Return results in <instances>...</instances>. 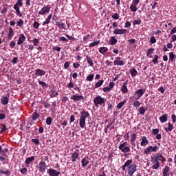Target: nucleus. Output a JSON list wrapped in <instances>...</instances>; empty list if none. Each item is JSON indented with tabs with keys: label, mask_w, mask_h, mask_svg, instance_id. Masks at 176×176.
<instances>
[{
	"label": "nucleus",
	"mask_w": 176,
	"mask_h": 176,
	"mask_svg": "<svg viewBox=\"0 0 176 176\" xmlns=\"http://www.w3.org/2000/svg\"><path fill=\"white\" fill-rule=\"evenodd\" d=\"M146 109L144 108L143 106H142L140 108L138 109V112L140 115H145Z\"/></svg>",
	"instance_id": "39"
},
{
	"label": "nucleus",
	"mask_w": 176,
	"mask_h": 176,
	"mask_svg": "<svg viewBox=\"0 0 176 176\" xmlns=\"http://www.w3.org/2000/svg\"><path fill=\"white\" fill-rule=\"evenodd\" d=\"M94 102L95 104V107H101L105 105V98L101 97L100 96H97L95 99L94 100Z\"/></svg>",
	"instance_id": "3"
},
{
	"label": "nucleus",
	"mask_w": 176,
	"mask_h": 176,
	"mask_svg": "<svg viewBox=\"0 0 176 176\" xmlns=\"http://www.w3.org/2000/svg\"><path fill=\"white\" fill-rule=\"evenodd\" d=\"M86 59H87V63H88V64L90 67L94 66V63L93 62L91 57H90L89 55H87V56H86Z\"/></svg>",
	"instance_id": "25"
},
{
	"label": "nucleus",
	"mask_w": 176,
	"mask_h": 176,
	"mask_svg": "<svg viewBox=\"0 0 176 176\" xmlns=\"http://www.w3.org/2000/svg\"><path fill=\"white\" fill-rule=\"evenodd\" d=\"M118 43V39H116V36H111V39L109 40V45L113 46V45H116Z\"/></svg>",
	"instance_id": "26"
},
{
	"label": "nucleus",
	"mask_w": 176,
	"mask_h": 176,
	"mask_svg": "<svg viewBox=\"0 0 176 176\" xmlns=\"http://www.w3.org/2000/svg\"><path fill=\"white\" fill-rule=\"evenodd\" d=\"M159 151V146H155L154 147L152 146H148V148H145L144 151V155H151L152 152H157Z\"/></svg>",
	"instance_id": "5"
},
{
	"label": "nucleus",
	"mask_w": 176,
	"mask_h": 176,
	"mask_svg": "<svg viewBox=\"0 0 176 176\" xmlns=\"http://www.w3.org/2000/svg\"><path fill=\"white\" fill-rule=\"evenodd\" d=\"M23 25H24V21H23V19H19L16 21V27H20V28H22Z\"/></svg>",
	"instance_id": "34"
},
{
	"label": "nucleus",
	"mask_w": 176,
	"mask_h": 176,
	"mask_svg": "<svg viewBox=\"0 0 176 176\" xmlns=\"http://www.w3.org/2000/svg\"><path fill=\"white\" fill-rule=\"evenodd\" d=\"M25 36L24 35V34H21L19 36V39H18V42H17V45H23V43H24V42H25Z\"/></svg>",
	"instance_id": "14"
},
{
	"label": "nucleus",
	"mask_w": 176,
	"mask_h": 176,
	"mask_svg": "<svg viewBox=\"0 0 176 176\" xmlns=\"http://www.w3.org/2000/svg\"><path fill=\"white\" fill-rule=\"evenodd\" d=\"M135 138H137V134L133 133L131 136V142H135Z\"/></svg>",
	"instance_id": "51"
},
{
	"label": "nucleus",
	"mask_w": 176,
	"mask_h": 176,
	"mask_svg": "<svg viewBox=\"0 0 176 176\" xmlns=\"http://www.w3.org/2000/svg\"><path fill=\"white\" fill-rule=\"evenodd\" d=\"M9 150L8 148L2 149V146L0 145V155L1 154L2 156H5V157H8V155H6V152H8Z\"/></svg>",
	"instance_id": "27"
},
{
	"label": "nucleus",
	"mask_w": 176,
	"mask_h": 176,
	"mask_svg": "<svg viewBox=\"0 0 176 176\" xmlns=\"http://www.w3.org/2000/svg\"><path fill=\"white\" fill-rule=\"evenodd\" d=\"M64 68L67 69V68H69V62L66 61L64 64Z\"/></svg>",
	"instance_id": "63"
},
{
	"label": "nucleus",
	"mask_w": 176,
	"mask_h": 176,
	"mask_svg": "<svg viewBox=\"0 0 176 176\" xmlns=\"http://www.w3.org/2000/svg\"><path fill=\"white\" fill-rule=\"evenodd\" d=\"M135 171H137V165L132 164L128 167V175L129 176H133Z\"/></svg>",
	"instance_id": "7"
},
{
	"label": "nucleus",
	"mask_w": 176,
	"mask_h": 176,
	"mask_svg": "<svg viewBox=\"0 0 176 176\" xmlns=\"http://www.w3.org/2000/svg\"><path fill=\"white\" fill-rule=\"evenodd\" d=\"M47 173L50 176H58L60 175V171H58L56 169L50 168L47 170Z\"/></svg>",
	"instance_id": "12"
},
{
	"label": "nucleus",
	"mask_w": 176,
	"mask_h": 176,
	"mask_svg": "<svg viewBox=\"0 0 176 176\" xmlns=\"http://www.w3.org/2000/svg\"><path fill=\"white\" fill-rule=\"evenodd\" d=\"M36 119H39V113L34 112L32 114V120H36Z\"/></svg>",
	"instance_id": "41"
},
{
	"label": "nucleus",
	"mask_w": 176,
	"mask_h": 176,
	"mask_svg": "<svg viewBox=\"0 0 176 176\" xmlns=\"http://www.w3.org/2000/svg\"><path fill=\"white\" fill-rule=\"evenodd\" d=\"M129 72L133 78L137 76V74H138V72H137V69H135V68L131 69L129 70Z\"/></svg>",
	"instance_id": "29"
},
{
	"label": "nucleus",
	"mask_w": 176,
	"mask_h": 176,
	"mask_svg": "<svg viewBox=\"0 0 176 176\" xmlns=\"http://www.w3.org/2000/svg\"><path fill=\"white\" fill-rule=\"evenodd\" d=\"M79 157V150H76V152L73 153L72 155V162H76V159Z\"/></svg>",
	"instance_id": "18"
},
{
	"label": "nucleus",
	"mask_w": 176,
	"mask_h": 176,
	"mask_svg": "<svg viewBox=\"0 0 176 176\" xmlns=\"http://www.w3.org/2000/svg\"><path fill=\"white\" fill-rule=\"evenodd\" d=\"M126 100H124V101H122V102H120L117 104L116 108H117L118 109H120L124 105V104H126Z\"/></svg>",
	"instance_id": "36"
},
{
	"label": "nucleus",
	"mask_w": 176,
	"mask_h": 176,
	"mask_svg": "<svg viewBox=\"0 0 176 176\" xmlns=\"http://www.w3.org/2000/svg\"><path fill=\"white\" fill-rule=\"evenodd\" d=\"M133 163V160H127L125 163H124V166H126V167H130V166H131V164Z\"/></svg>",
	"instance_id": "49"
},
{
	"label": "nucleus",
	"mask_w": 176,
	"mask_h": 176,
	"mask_svg": "<svg viewBox=\"0 0 176 176\" xmlns=\"http://www.w3.org/2000/svg\"><path fill=\"white\" fill-rule=\"evenodd\" d=\"M82 167H86L90 162L89 161V157H85L81 160Z\"/></svg>",
	"instance_id": "19"
},
{
	"label": "nucleus",
	"mask_w": 176,
	"mask_h": 176,
	"mask_svg": "<svg viewBox=\"0 0 176 176\" xmlns=\"http://www.w3.org/2000/svg\"><path fill=\"white\" fill-rule=\"evenodd\" d=\"M159 131H160L159 129H154L152 130V134L153 135H157L159 134Z\"/></svg>",
	"instance_id": "52"
},
{
	"label": "nucleus",
	"mask_w": 176,
	"mask_h": 176,
	"mask_svg": "<svg viewBox=\"0 0 176 176\" xmlns=\"http://www.w3.org/2000/svg\"><path fill=\"white\" fill-rule=\"evenodd\" d=\"M33 45H34V46H38V45H39V40L38 38H34L33 40Z\"/></svg>",
	"instance_id": "55"
},
{
	"label": "nucleus",
	"mask_w": 176,
	"mask_h": 176,
	"mask_svg": "<svg viewBox=\"0 0 176 176\" xmlns=\"http://www.w3.org/2000/svg\"><path fill=\"white\" fill-rule=\"evenodd\" d=\"M114 65L122 67L123 65H124V62L122 60V58L118 56L114 60Z\"/></svg>",
	"instance_id": "13"
},
{
	"label": "nucleus",
	"mask_w": 176,
	"mask_h": 176,
	"mask_svg": "<svg viewBox=\"0 0 176 176\" xmlns=\"http://www.w3.org/2000/svg\"><path fill=\"white\" fill-rule=\"evenodd\" d=\"M50 12V6H45L43 8H41V11H39L38 14L41 16H45V14L49 13Z\"/></svg>",
	"instance_id": "9"
},
{
	"label": "nucleus",
	"mask_w": 176,
	"mask_h": 176,
	"mask_svg": "<svg viewBox=\"0 0 176 176\" xmlns=\"http://www.w3.org/2000/svg\"><path fill=\"white\" fill-rule=\"evenodd\" d=\"M150 42L151 43H156V38H155V36H151L150 38Z\"/></svg>",
	"instance_id": "61"
},
{
	"label": "nucleus",
	"mask_w": 176,
	"mask_h": 176,
	"mask_svg": "<svg viewBox=\"0 0 176 176\" xmlns=\"http://www.w3.org/2000/svg\"><path fill=\"white\" fill-rule=\"evenodd\" d=\"M39 23L37 22V21H35L33 23V28L35 29V30H38L39 28Z\"/></svg>",
	"instance_id": "53"
},
{
	"label": "nucleus",
	"mask_w": 176,
	"mask_h": 176,
	"mask_svg": "<svg viewBox=\"0 0 176 176\" xmlns=\"http://www.w3.org/2000/svg\"><path fill=\"white\" fill-rule=\"evenodd\" d=\"M122 93L126 94L129 92V89H127L126 83H124L121 88Z\"/></svg>",
	"instance_id": "30"
},
{
	"label": "nucleus",
	"mask_w": 176,
	"mask_h": 176,
	"mask_svg": "<svg viewBox=\"0 0 176 176\" xmlns=\"http://www.w3.org/2000/svg\"><path fill=\"white\" fill-rule=\"evenodd\" d=\"M90 118V113L86 111H82L80 113L79 124L81 129L86 127V119Z\"/></svg>",
	"instance_id": "1"
},
{
	"label": "nucleus",
	"mask_w": 176,
	"mask_h": 176,
	"mask_svg": "<svg viewBox=\"0 0 176 176\" xmlns=\"http://www.w3.org/2000/svg\"><path fill=\"white\" fill-rule=\"evenodd\" d=\"M46 124L48 126H50V124H52V118L49 117L46 119Z\"/></svg>",
	"instance_id": "58"
},
{
	"label": "nucleus",
	"mask_w": 176,
	"mask_h": 176,
	"mask_svg": "<svg viewBox=\"0 0 176 176\" xmlns=\"http://www.w3.org/2000/svg\"><path fill=\"white\" fill-rule=\"evenodd\" d=\"M0 174H4L5 175H10V171L8 169L2 168L0 169Z\"/></svg>",
	"instance_id": "31"
},
{
	"label": "nucleus",
	"mask_w": 176,
	"mask_h": 176,
	"mask_svg": "<svg viewBox=\"0 0 176 176\" xmlns=\"http://www.w3.org/2000/svg\"><path fill=\"white\" fill-rule=\"evenodd\" d=\"M145 90L140 89L135 91L133 97L135 100H140L144 96Z\"/></svg>",
	"instance_id": "6"
},
{
	"label": "nucleus",
	"mask_w": 176,
	"mask_h": 176,
	"mask_svg": "<svg viewBox=\"0 0 176 176\" xmlns=\"http://www.w3.org/2000/svg\"><path fill=\"white\" fill-rule=\"evenodd\" d=\"M130 9L131 12H137V10H138V8H137V6L134 4H131V6H130Z\"/></svg>",
	"instance_id": "43"
},
{
	"label": "nucleus",
	"mask_w": 176,
	"mask_h": 176,
	"mask_svg": "<svg viewBox=\"0 0 176 176\" xmlns=\"http://www.w3.org/2000/svg\"><path fill=\"white\" fill-rule=\"evenodd\" d=\"M141 23H142V21H141V19H137L133 21V25H140L141 24Z\"/></svg>",
	"instance_id": "48"
},
{
	"label": "nucleus",
	"mask_w": 176,
	"mask_h": 176,
	"mask_svg": "<svg viewBox=\"0 0 176 176\" xmlns=\"http://www.w3.org/2000/svg\"><path fill=\"white\" fill-rule=\"evenodd\" d=\"M162 157V155L160 153H157L155 155L151 157V160L154 162H161Z\"/></svg>",
	"instance_id": "15"
},
{
	"label": "nucleus",
	"mask_w": 176,
	"mask_h": 176,
	"mask_svg": "<svg viewBox=\"0 0 176 176\" xmlns=\"http://www.w3.org/2000/svg\"><path fill=\"white\" fill-rule=\"evenodd\" d=\"M38 83L41 86H42V87H43V89H47V87H49V85H47V84L43 81L38 80Z\"/></svg>",
	"instance_id": "37"
},
{
	"label": "nucleus",
	"mask_w": 176,
	"mask_h": 176,
	"mask_svg": "<svg viewBox=\"0 0 176 176\" xmlns=\"http://www.w3.org/2000/svg\"><path fill=\"white\" fill-rule=\"evenodd\" d=\"M45 74L46 72L45 70H42L41 69H36L35 70V75H36V76H43Z\"/></svg>",
	"instance_id": "17"
},
{
	"label": "nucleus",
	"mask_w": 176,
	"mask_h": 176,
	"mask_svg": "<svg viewBox=\"0 0 176 176\" xmlns=\"http://www.w3.org/2000/svg\"><path fill=\"white\" fill-rule=\"evenodd\" d=\"M168 173H170V167L166 166L163 169V176H168Z\"/></svg>",
	"instance_id": "28"
},
{
	"label": "nucleus",
	"mask_w": 176,
	"mask_h": 176,
	"mask_svg": "<svg viewBox=\"0 0 176 176\" xmlns=\"http://www.w3.org/2000/svg\"><path fill=\"white\" fill-rule=\"evenodd\" d=\"M23 6V0H18L14 6V9L16 11V16L19 17H23V13L20 11V8Z\"/></svg>",
	"instance_id": "2"
},
{
	"label": "nucleus",
	"mask_w": 176,
	"mask_h": 176,
	"mask_svg": "<svg viewBox=\"0 0 176 176\" xmlns=\"http://www.w3.org/2000/svg\"><path fill=\"white\" fill-rule=\"evenodd\" d=\"M169 58H170L171 61H174V59L175 58V54H174L173 52H170L169 54Z\"/></svg>",
	"instance_id": "54"
},
{
	"label": "nucleus",
	"mask_w": 176,
	"mask_h": 176,
	"mask_svg": "<svg viewBox=\"0 0 176 176\" xmlns=\"http://www.w3.org/2000/svg\"><path fill=\"white\" fill-rule=\"evenodd\" d=\"M153 52H155V49L153 48L148 49L147 52V56H152V53H153Z\"/></svg>",
	"instance_id": "57"
},
{
	"label": "nucleus",
	"mask_w": 176,
	"mask_h": 176,
	"mask_svg": "<svg viewBox=\"0 0 176 176\" xmlns=\"http://www.w3.org/2000/svg\"><path fill=\"white\" fill-rule=\"evenodd\" d=\"M16 46V41H12L10 43V47L11 49H13Z\"/></svg>",
	"instance_id": "60"
},
{
	"label": "nucleus",
	"mask_w": 176,
	"mask_h": 176,
	"mask_svg": "<svg viewBox=\"0 0 176 176\" xmlns=\"http://www.w3.org/2000/svg\"><path fill=\"white\" fill-rule=\"evenodd\" d=\"M8 130V128H6V125L5 124H2V129L0 131V134H2V133H4V131H6Z\"/></svg>",
	"instance_id": "50"
},
{
	"label": "nucleus",
	"mask_w": 176,
	"mask_h": 176,
	"mask_svg": "<svg viewBox=\"0 0 176 176\" xmlns=\"http://www.w3.org/2000/svg\"><path fill=\"white\" fill-rule=\"evenodd\" d=\"M58 96V92L57 91H52V94L50 95V98H54Z\"/></svg>",
	"instance_id": "40"
},
{
	"label": "nucleus",
	"mask_w": 176,
	"mask_h": 176,
	"mask_svg": "<svg viewBox=\"0 0 176 176\" xmlns=\"http://www.w3.org/2000/svg\"><path fill=\"white\" fill-rule=\"evenodd\" d=\"M97 45H100V41H94L89 44V47H94V46H97Z\"/></svg>",
	"instance_id": "45"
},
{
	"label": "nucleus",
	"mask_w": 176,
	"mask_h": 176,
	"mask_svg": "<svg viewBox=\"0 0 176 176\" xmlns=\"http://www.w3.org/2000/svg\"><path fill=\"white\" fill-rule=\"evenodd\" d=\"M104 84V80H100L98 81L95 85V89H98V87H101V85Z\"/></svg>",
	"instance_id": "35"
},
{
	"label": "nucleus",
	"mask_w": 176,
	"mask_h": 176,
	"mask_svg": "<svg viewBox=\"0 0 176 176\" xmlns=\"http://www.w3.org/2000/svg\"><path fill=\"white\" fill-rule=\"evenodd\" d=\"M168 128H165L166 131H173V129H174V126H173L170 122H168Z\"/></svg>",
	"instance_id": "38"
},
{
	"label": "nucleus",
	"mask_w": 176,
	"mask_h": 176,
	"mask_svg": "<svg viewBox=\"0 0 176 176\" xmlns=\"http://www.w3.org/2000/svg\"><path fill=\"white\" fill-rule=\"evenodd\" d=\"M148 144H149V141L148 140V139H146V137H143L142 138V142H140L141 146H146Z\"/></svg>",
	"instance_id": "20"
},
{
	"label": "nucleus",
	"mask_w": 176,
	"mask_h": 176,
	"mask_svg": "<svg viewBox=\"0 0 176 176\" xmlns=\"http://www.w3.org/2000/svg\"><path fill=\"white\" fill-rule=\"evenodd\" d=\"M1 105H8L9 104V98L6 96H2L1 98Z\"/></svg>",
	"instance_id": "16"
},
{
	"label": "nucleus",
	"mask_w": 176,
	"mask_h": 176,
	"mask_svg": "<svg viewBox=\"0 0 176 176\" xmlns=\"http://www.w3.org/2000/svg\"><path fill=\"white\" fill-rule=\"evenodd\" d=\"M56 25L58 27L59 30H67V26L64 23H60V22L57 21L56 22Z\"/></svg>",
	"instance_id": "21"
},
{
	"label": "nucleus",
	"mask_w": 176,
	"mask_h": 176,
	"mask_svg": "<svg viewBox=\"0 0 176 176\" xmlns=\"http://www.w3.org/2000/svg\"><path fill=\"white\" fill-rule=\"evenodd\" d=\"M28 171V170L27 169V168H23L20 170V173H21V174H23V175L27 174Z\"/></svg>",
	"instance_id": "56"
},
{
	"label": "nucleus",
	"mask_w": 176,
	"mask_h": 176,
	"mask_svg": "<svg viewBox=\"0 0 176 176\" xmlns=\"http://www.w3.org/2000/svg\"><path fill=\"white\" fill-rule=\"evenodd\" d=\"M108 52V47H101L99 48V52L101 54H104V53H107Z\"/></svg>",
	"instance_id": "33"
},
{
	"label": "nucleus",
	"mask_w": 176,
	"mask_h": 176,
	"mask_svg": "<svg viewBox=\"0 0 176 176\" xmlns=\"http://www.w3.org/2000/svg\"><path fill=\"white\" fill-rule=\"evenodd\" d=\"M94 79V74H90L87 77V82H91Z\"/></svg>",
	"instance_id": "46"
},
{
	"label": "nucleus",
	"mask_w": 176,
	"mask_h": 176,
	"mask_svg": "<svg viewBox=\"0 0 176 176\" xmlns=\"http://www.w3.org/2000/svg\"><path fill=\"white\" fill-rule=\"evenodd\" d=\"M32 142L35 144V145H39V140L38 139H32Z\"/></svg>",
	"instance_id": "62"
},
{
	"label": "nucleus",
	"mask_w": 176,
	"mask_h": 176,
	"mask_svg": "<svg viewBox=\"0 0 176 176\" xmlns=\"http://www.w3.org/2000/svg\"><path fill=\"white\" fill-rule=\"evenodd\" d=\"M14 35V31H13V29L12 28H10L8 33V39H12Z\"/></svg>",
	"instance_id": "24"
},
{
	"label": "nucleus",
	"mask_w": 176,
	"mask_h": 176,
	"mask_svg": "<svg viewBox=\"0 0 176 176\" xmlns=\"http://www.w3.org/2000/svg\"><path fill=\"white\" fill-rule=\"evenodd\" d=\"M37 168H38V171L40 173H45L46 171V162H41L37 166Z\"/></svg>",
	"instance_id": "8"
},
{
	"label": "nucleus",
	"mask_w": 176,
	"mask_h": 176,
	"mask_svg": "<svg viewBox=\"0 0 176 176\" xmlns=\"http://www.w3.org/2000/svg\"><path fill=\"white\" fill-rule=\"evenodd\" d=\"M112 19H114V20H118L120 16L119 14L115 13L113 15L111 16Z\"/></svg>",
	"instance_id": "59"
},
{
	"label": "nucleus",
	"mask_w": 176,
	"mask_h": 176,
	"mask_svg": "<svg viewBox=\"0 0 176 176\" xmlns=\"http://www.w3.org/2000/svg\"><path fill=\"white\" fill-rule=\"evenodd\" d=\"M113 32L116 35H126V34H127V30H126V29H115Z\"/></svg>",
	"instance_id": "11"
},
{
	"label": "nucleus",
	"mask_w": 176,
	"mask_h": 176,
	"mask_svg": "<svg viewBox=\"0 0 176 176\" xmlns=\"http://www.w3.org/2000/svg\"><path fill=\"white\" fill-rule=\"evenodd\" d=\"M167 118H168L167 114H164L163 116L160 117L161 123H165V122H167Z\"/></svg>",
	"instance_id": "32"
},
{
	"label": "nucleus",
	"mask_w": 176,
	"mask_h": 176,
	"mask_svg": "<svg viewBox=\"0 0 176 176\" xmlns=\"http://www.w3.org/2000/svg\"><path fill=\"white\" fill-rule=\"evenodd\" d=\"M50 23V19L47 18L45 21L43 22V25H46V24H49Z\"/></svg>",
	"instance_id": "64"
},
{
	"label": "nucleus",
	"mask_w": 176,
	"mask_h": 176,
	"mask_svg": "<svg viewBox=\"0 0 176 176\" xmlns=\"http://www.w3.org/2000/svg\"><path fill=\"white\" fill-rule=\"evenodd\" d=\"M67 87L69 89V90H72V89H75V83L70 82L69 84H67Z\"/></svg>",
	"instance_id": "44"
},
{
	"label": "nucleus",
	"mask_w": 176,
	"mask_h": 176,
	"mask_svg": "<svg viewBox=\"0 0 176 176\" xmlns=\"http://www.w3.org/2000/svg\"><path fill=\"white\" fill-rule=\"evenodd\" d=\"M141 105V102L136 100L133 102V107L135 108H138L139 107H140Z\"/></svg>",
	"instance_id": "47"
},
{
	"label": "nucleus",
	"mask_w": 176,
	"mask_h": 176,
	"mask_svg": "<svg viewBox=\"0 0 176 176\" xmlns=\"http://www.w3.org/2000/svg\"><path fill=\"white\" fill-rule=\"evenodd\" d=\"M34 160H35L34 156L29 157L25 160V163L27 166H30V164H31V163L34 162Z\"/></svg>",
	"instance_id": "22"
},
{
	"label": "nucleus",
	"mask_w": 176,
	"mask_h": 176,
	"mask_svg": "<svg viewBox=\"0 0 176 176\" xmlns=\"http://www.w3.org/2000/svg\"><path fill=\"white\" fill-rule=\"evenodd\" d=\"M118 149L123 153H129L130 152V147L127 146V142L121 143L118 146Z\"/></svg>",
	"instance_id": "4"
},
{
	"label": "nucleus",
	"mask_w": 176,
	"mask_h": 176,
	"mask_svg": "<svg viewBox=\"0 0 176 176\" xmlns=\"http://www.w3.org/2000/svg\"><path fill=\"white\" fill-rule=\"evenodd\" d=\"M159 56L155 55L153 59V64H159Z\"/></svg>",
	"instance_id": "42"
},
{
	"label": "nucleus",
	"mask_w": 176,
	"mask_h": 176,
	"mask_svg": "<svg viewBox=\"0 0 176 176\" xmlns=\"http://www.w3.org/2000/svg\"><path fill=\"white\" fill-rule=\"evenodd\" d=\"M151 163L153 164V165L152 166L153 170H157L159 167H160V163L159 162H154L151 160Z\"/></svg>",
	"instance_id": "23"
},
{
	"label": "nucleus",
	"mask_w": 176,
	"mask_h": 176,
	"mask_svg": "<svg viewBox=\"0 0 176 176\" xmlns=\"http://www.w3.org/2000/svg\"><path fill=\"white\" fill-rule=\"evenodd\" d=\"M70 98L71 100H74V102H79L82 100H85V96L82 95H73Z\"/></svg>",
	"instance_id": "10"
}]
</instances>
